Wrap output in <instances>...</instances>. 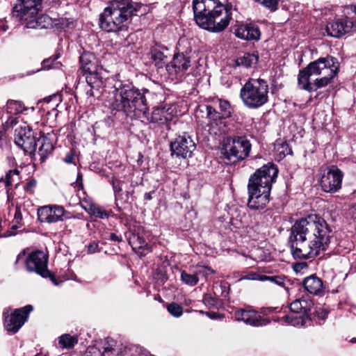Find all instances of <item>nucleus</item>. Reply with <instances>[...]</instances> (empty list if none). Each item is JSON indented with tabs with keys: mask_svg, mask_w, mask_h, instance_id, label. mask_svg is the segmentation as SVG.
<instances>
[{
	"mask_svg": "<svg viewBox=\"0 0 356 356\" xmlns=\"http://www.w3.org/2000/svg\"><path fill=\"white\" fill-rule=\"evenodd\" d=\"M205 314L211 319H218L222 318V316H221L220 314L215 312H205Z\"/></svg>",
	"mask_w": 356,
	"mask_h": 356,
	"instance_id": "nucleus-49",
	"label": "nucleus"
},
{
	"mask_svg": "<svg viewBox=\"0 0 356 356\" xmlns=\"http://www.w3.org/2000/svg\"><path fill=\"white\" fill-rule=\"evenodd\" d=\"M25 107L22 102L15 100H9L7 102V111L11 114H18L22 113Z\"/></svg>",
	"mask_w": 356,
	"mask_h": 356,
	"instance_id": "nucleus-33",
	"label": "nucleus"
},
{
	"mask_svg": "<svg viewBox=\"0 0 356 356\" xmlns=\"http://www.w3.org/2000/svg\"><path fill=\"white\" fill-rule=\"evenodd\" d=\"M191 66L190 58L184 54L174 55L172 60L166 65V70L170 75L181 77Z\"/></svg>",
	"mask_w": 356,
	"mask_h": 356,
	"instance_id": "nucleus-17",
	"label": "nucleus"
},
{
	"mask_svg": "<svg viewBox=\"0 0 356 356\" xmlns=\"http://www.w3.org/2000/svg\"><path fill=\"white\" fill-rule=\"evenodd\" d=\"M33 310L31 305L17 309L6 319L5 327L8 332L16 333L26 321L29 314Z\"/></svg>",
	"mask_w": 356,
	"mask_h": 356,
	"instance_id": "nucleus-14",
	"label": "nucleus"
},
{
	"mask_svg": "<svg viewBox=\"0 0 356 356\" xmlns=\"http://www.w3.org/2000/svg\"><path fill=\"white\" fill-rule=\"evenodd\" d=\"M148 111L149 108L147 106L145 114L138 117V118L147 122L156 123L159 126L165 125L168 127V123L171 121L172 116L168 112V110L165 109V108H156L153 110L151 114L149 113Z\"/></svg>",
	"mask_w": 356,
	"mask_h": 356,
	"instance_id": "nucleus-18",
	"label": "nucleus"
},
{
	"mask_svg": "<svg viewBox=\"0 0 356 356\" xmlns=\"http://www.w3.org/2000/svg\"><path fill=\"white\" fill-rule=\"evenodd\" d=\"M197 24L210 32L218 33L228 26L232 14L219 0H193Z\"/></svg>",
	"mask_w": 356,
	"mask_h": 356,
	"instance_id": "nucleus-2",
	"label": "nucleus"
},
{
	"mask_svg": "<svg viewBox=\"0 0 356 356\" xmlns=\"http://www.w3.org/2000/svg\"><path fill=\"white\" fill-rule=\"evenodd\" d=\"M278 174L277 166L268 163L250 176L248 184V206L252 210L264 209L270 201L272 184Z\"/></svg>",
	"mask_w": 356,
	"mask_h": 356,
	"instance_id": "nucleus-3",
	"label": "nucleus"
},
{
	"mask_svg": "<svg viewBox=\"0 0 356 356\" xmlns=\"http://www.w3.org/2000/svg\"><path fill=\"white\" fill-rule=\"evenodd\" d=\"M58 57L59 56L58 55H54L49 58L44 59L42 63V69L49 70L51 67H58L60 63L56 62V60Z\"/></svg>",
	"mask_w": 356,
	"mask_h": 356,
	"instance_id": "nucleus-37",
	"label": "nucleus"
},
{
	"mask_svg": "<svg viewBox=\"0 0 356 356\" xmlns=\"http://www.w3.org/2000/svg\"><path fill=\"white\" fill-rule=\"evenodd\" d=\"M352 30H355L354 24L348 17L335 19L328 22L325 26L327 35L334 38H340Z\"/></svg>",
	"mask_w": 356,
	"mask_h": 356,
	"instance_id": "nucleus-15",
	"label": "nucleus"
},
{
	"mask_svg": "<svg viewBox=\"0 0 356 356\" xmlns=\"http://www.w3.org/2000/svg\"><path fill=\"white\" fill-rule=\"evenodd\" d=\"M258 60L259 56L257 54H245L236 59V63L238 66L250 67L256 65Z\"/></svg>",
	"mask_w": 356,
	"mask_h": 356,
	"instance_id": "nucleus-27",
	"label": "nucleus"
},
{
	"mask_svg": "<svg viewBox=\"0 0 356 356\" xmlns=\"http://www.w3.org/2000/svg\"><path fill=\"white\" fill-rule=\"evenodd\" d=\"M47 277H49L51 281L55 284V285H58V282L56 281V279L54 275H51V273L49 272V275L47 276Z\"/></svg>",
	"mask_w": 356,
	"mask_h": 356,
	"instance_id": "nucleus-56",
	"label": "nucleus"
},
{
	"mask_svg": "<svg viewBox=\"0 0 356 356\" xmlns=\"http://www.w3.org/2000/svg\"><path fill=\"white\" fill-rule=\"evenodd\" d=\"M302 284L305 290L312 294L318 295L323 290V281L315 275L305 277Z\"/></svg>",
	"mask_w": 356,
	"mask_h": 356,
	"instance_id": "nucleus-24",
	"label": "nucleus"
},
{
	"mask_svg": "<svg viewBox=\"0 0 356 356\" xmlns=\"http://www.w3.org/2000/svg\"><path fill=\"white\" fill-rule=\"evenodd\" d=\"M235 35L245 40H258L260 38L259 28L252 24H241L235 29Z\"/></svg>",
	"mask_w": 356,
	"mask_h": 356,
	"instance_id": "nucleus-21",
	"label": "nucleus"
},
{
	"mask_svg": "<svg viewBox=\"0 0 356 356\" xmlns=\"http://www.w3.org/2000/svg\"><path fill=\"white\" fill-rule=\"evenodd\" d=\"M312 305L313 303L311 300L299 298L291 303L290 309L293 313L307 316L312 309Z\"/></svg>",
	"mask_w": 356,
	"mask_h": 356,
	"instance_id": "nucleus-25",
	"label": "nucleus"
},
{
	"mask_svg": "<svg viewBox=\"0 0 356 356\" xmlns=\"http://www.w3.org/2000/svg\"><path fill=\"white\" fill-rule=\"evenodd\" d=\"M12 223V228L14 229H17L22 226V213L19 207H17L15 209L14 219Z\"/></svg>",
	"mask_w": 356,
	"mask_h": 356,
	"instance_id": "nucleus-39",
	"label": "nucleus"
},
{
	"mask_svg": "<svg viewBox=\"0 0 356 356\" xmlns=\"http://www.w3.org/2000/svg\"><path fill=\"white\" fill-rule=\"evenodd\" d=\"M282 319H284V321L287 323L288 324H290V325H295L296 324V318H293V316H288V315H286L284 316Z\"/></svg>",
	"mask_w": 356,
	"mask_h": 356,
	"instance_id": "nucleus-48",
	"label": "nucleus"
},
{
	"mask_svg": "<svg viewBox=\"0 0 356 356\" xmlns=\"http://www.w3.org/2000/svg\"><path fill=\"white\" fill-rule=\"evenodd\" d=\"M168 312L174 317H180L183 314V308L176 302H172L167 307Z\"/></svg>",
	"mask_w": 356,
	"mask_h": 356,
	"instance_id": "nucleus-38",
	"label": "nucleus"
},
{
	"mask_svg": "<svg viewBox=\"0 0 356 356\" xmlns=\"http://www.w3.org/2000/svg\"><path fill=\"white\" fill-rule=\"evenodd\" d=\"M26 268L29 272H35L43 277L49 275L47 269V257L42 251L31 252L26 259Z\"/></svg>",
	"mask_w": 356,
	"mask_h": 356,
	"instance_id": "nucleus-12",
	"label": "nucleus"
},
{
	"mask_svg": "<svg viewBox=\"0 0 356 356\" xmlns=\"http://www.w3.org/2000/svg\"><path fill=\"white\" fill-rule=\"evenodd\" d=\"M277 309V307H270L264 309L263 313L264 314H268V313L273 312Z\"/></svg>",
	"mask_w": 356,
	"mask_h": 356,
	"instance_id": "nucleus-52",
	"label": "nucleus"
},
{
	"mask_svg": "<svg viewBox=\"0 0 356 356\" xmlns=\"http://www.w3.org/2000/svg\"><path fill=\"white\" fill-rule=\"evenodd\" d=\"M354 213V215H355V218H356V207L355 208V211H354V213Z\"/></svg>",
	"mask_w": 356,
	"mask_h": 356,
	"instance_id": "nucleus-59",
	"label": "nucleus"
},
{
	"mask_svg": "<svg viewBox=\"0 0 356 356\" xmlns=\"http://www.w3.org/2000/svg\"><path fill=\"white\" fill-rule=\"evenodd\" d=\"M180 278L184 284L190 286H195L199 282V278L195 272L194 273L191 274L185 270H183L181 272Z\"/></svg>",
	"mask_w": 356,
	"mask_h": 356,
	"instance_id": "nucleus-32",
	"label": "nucleus"
},
{
	"mask_svg": "<svg viewBox=\"0 0 356 356\" xmlns=\"http://www.w3.org/2000/svg\"><path fill=\"white\" fill-rule=\"evenodd\" d=\"M197 277H207L211 274H214L215 271L208 266H202L198 270L195 271Z\"/></svg>",
	"mask_w": 356,
	"mask_h": 356,
	"instance_id": "nucleus-41",
	"label": "nucleus"
},
{
	"mask_svg": "<svg viewBox=\"0 0 356 356\" xmlns=\"http://www.w3.org/2000/svg\"><path fill=\"white\" fill-rule=\"evenodd\" d=\"M87 248H88V252L90 253V254H93V253H95V252L99 251V245L95 241H93V242L90 243L88 245Z\"/></svg>",
	"mask_w": 356,
	"mask_h": 356,
	"instance_id": "nucleus-45",
	"label": "nucleus"
},
{
	"mask_svg": "<svg viewBox=\"0 0 356 356\" xmlns=\"http://www.w3.org/2000/svg\"><path fill=\"white\" fill-rule=\"evenodd\" d=\"M114 341L111 339H107L105 344H104V352H103V354L104 355H108L109 353H113V351H114V348H113V343H114Z\"/></svg>",
	"mask_w": 356,
	"mask_h": 356,
	"instance_id": "nucleus-43",
	"label": "nucleus"
},
{
	"mask_svg": "<svg viewBox=\"0 0 356 356\" xmlns=\"http://www.w3.org/2000/svg\"><path fill=\"white\" fill-rule=\"evenodd\" d=\"M170 149L172 154L186 159L192 156L196 149V144L190 136L184 134L170 143Z\"/></svg>",
	"mask_w": 356,
	"mask_h": 356,
	"instance_id": "nucleus-11",
	"label": "nucleus"
},
{
	"mask_svg": "<svg viewBox=\"0 0 356 356\" xmlns=\"http://www.w3.org/2000/svg\"><path fill=\"white\" fill-rule=\"evenodd\" d=\"M38 143L40 144L39 147V155L40 156V159L44 161L47 156L51 153L54 149V145L50 138L47 136H42L40 137Z\"/></svg>",
	"mask_w": 356,
	"mask_h": 356,
	"instance_id": "nucleus-26",
	"label": "nucleus"
},
{
	"mask_svg": "<svg viewBox=\"0 0 356 356\" xmlns=\"http://www.w3.org/2000/svg\"><path fill=\"white\" fill-rule=\"evenodd\" d=\"M42 0H18L13 8V16L19 18L25 27L37 29L42 26L38 14L41 7Z\"/></svg>",
	"mask_w": 356,
	"mask_h": 356,
	"instance_id": "nucleus-8",
	"label": "nucleus"
},
{
	"mask_svg": "<svg viewBox=\"0 0 356 356\" xmlns=\"http://www.w3.org/2000/svg\"><path fill=\"white\" fill-rule=\"evenodd\" d=\"M203 302L205 305L211 307H215L218 305V300L209 294H205L204 296Z\"/></svg>",
	"mask_w": 356,
	"mask_h": 356,
	"instance_id": "nucleus-42",
	"label": "nucleus"
},
{
	"mask_svg": "<svg viewBox=\"0 0 356 356\" xmlns=\"http://www.w3.org/2000/svg\"><path fill=\"white\" fill-rule=\"evenodd\" d=\"M262 275L256 273H250L243 277L244 280H259L261 281Z\"/></svg>",
	"mask_w": 356,
	"mask_h": 356,
	"instance_id": "nucleus-44",
	"label": "nucleus"
},
{
	"mask_svg": "<svg viewBox=\"0 0 356 356\" xmlns=\"http://www.w3.org/2000/svg\"><path fill=\"white\" fill-rule=\"evenodd\" d=\"M65 211L62 206L47 205L38 209V220L41 222L53 223L62 221Z\"/></svg>",
	"mask_w": 356,
	"mask_h": 356,
	"instance_id": "nucleus-16",
	"label": "nucleus"
},
{
	"mask_svg": "<svg viewBox=\"0 0 356 356\" xmlns=\"http://www.w3.org/2000/svg\"><path fill=\"white\" fill-rule=\"evenodd\" d=\"M73 160H74V155L71 152L68 153L64 159V161L66 163H73Z\"/></svg>",
	"mask_w": 356,
	"mask_h": 356,
	"instance_id": "nucleus-50",
	"label": "nucleus"
},
{
	"mask_svg": "<svg viewBox=\"0 0 356 356\" xmlns=\"http://www.w3.org/2000/svg\"><path fill=\"white\" fill-rule=\"evenodd\" d=\"M171 54L169 49L163 46H155L151 51V58L158 67H163L168 64Z\"/></svg>",
	"mask_w": 356,
	"mask_h": 356,
	"instance_id": "nucleus-23",
	"label": "nucleus"
},
{
	"mask_svg": "<svg viewBox=\"0 0 356 356\" xmlns=\"http://www.w3.org/2000/svg\"><path fill=\"white\" fill-rule=\"evenodd\" d=\"M216 106L219 108V113L223 119L228 118L231 116L232 113V108L229 102L227 100L218 99L215 102Z\"/></svg>",
	"mask_w": 356,
	"mask_h": 356,
	"instance_id": "nucleus-29",
	"label": "nucleus"
},
{
	"mask_svg": "<svg viewBox=\"0 0 356 356\" xmlns=\"http://www.w3.org/2000/svg\"><path fill=\"white\" fill-rule=\"evenodd\" d=\"M129 243L135 252L144 254L147 249V243L145 239L143 229L140 227L130 228L128 236Z\"/></svg>",
	"mask_w": 356,
	"mask_h": 356,
	"instance_id": "nucleus-19",
	"label": "nucleus"
},
{
	"mask_svg": "<svg viewBox=\"0 0 356 356\" xmlns=\"http://www.w3.org/2000/svg\"><path fill=\"white\" fill-rule=\"evenodd\" d=\"M268 85L262 79H250L241 88L240 97L244 105L251 109L259 108L268 100Z\"/></svg>",
	"mask_w": 356,
	"mask_h": 356,
	"instance_id": "nucleus-7",
	"label": "nucleus"
},
{
	"mask_svg": "<svg viewBox=\"0 0 356 356\" xmlns=\"http://www.w3.org/2000/svg\"><path fill=\"white\" fill-rule=\"evenodd\" d=\"M110 239L111 241H118V242H120L122 241V238L120 236H118L117 234H115V233H111L110 234Z\"/></svg>",
	"mask_w": 356,
	"mask_h": 356,
	"instance_id": "nucleus-51",
	"label": "nucleus"
},
{
	"mask_svg": "<svg viewBox=\"0 0 356 356\" xmlns=\"http://www.w3.org/2000/svg\"><path fill=\"white\" fill-rule=\"evenodd\" d=\"M15 141L16 145L25 152L32 153L36 149V141L31 128L24 124L15 129Z\"/></svg>",
	"mask_w": 356,
	"mask_h": 356,
	"instance_id": "nucleus-13",
	"label": "nucleus"
},
{
	"mask_svg": "<svg viewBox=\"0 0 356 356\" xmlns=\"http://www.w3.org/2000/svg\"><path fill=\"white\" fill-rule=\"evenodd\" d=\"M343 178V173L339 168L336 165L330 166L321 177V187L326 193H336L341 188Z\"/></svg>",
	"mask_w": 356,
	"mask_h": 356,
	"instance_id": "nucleus-10",
	"label": "nucleus"
},
{
	"mask_svg": "<svg viewBox=\"0 0 356 356\" xmlns=\"http://www.w3.org/2000/svg\"><path fill=\"white\" fill-rule=\"evenodd\" d=\"M251 147L250 140L245 137H229L225 141L222 152L225 159L235 163L247 158L250 154Z\"/></svg>",
	"mask_w": 356,
	"mask_h": 356,
	"instance_id": "nucleus-9",
	"label": "nucleus"
},
{
	"mask_svg": "<svg viewBox=\"0 0 356 356\" xmlns=\"http://www.w3.org/2000/svg\"><path fill=\"white\" fill-rule=\"evenodd\" d=\"M36 185V181L34 179H32L29 181L28 183L26 184V185L24 186V189L26 192L33 193V188H34Z\"/></svg>",
	"mask_w": 356,
	"mask_h": 356,
	"instance_id": "nucleus-47",
	"label": "nucleus"
},
{
	"mask_svg": "<svg viewBox=\"0 0 356 356\" xmlns=\"http://www.w3.org/2000/svg\"><path fill=\"white\" fill-rule=\"evenodd\" d=\"M24 257H25V251H22L17 255L15 263L17 264L22 259H24Z\"/></svg>",
	"mask_w": 356,
	"mask_h": 356,
	"instance_id": "nucleus-53",
	"label": "nucleus"
},
{
	"mask_svg": "<svg viewBox=\"0 0 356 356\" xmlns=\"http://www.w3.org/2000/svg\"><path fill=\"white\" fill-rule=\"evenodd\" d=\"M111 183H112L113 188V190H114L115 193H120V192H121V191H122V187H121L122 182H121V181L113 178L112 180H111Z\"/></svg>",
	"mask_w": 356,
	"mask_h": 356,
	"instance_id": "nucleus-46",
	"label": "nucleus"
},
{
	"mask_svg": "<svg viewBox=\"0 0 356 356\" xmlns=\"http://www.w3.org/2000/svg\"><path fill=\"white\" fill-rule=\"evenodd\" d=\"M332 229L320 216L310 215L301 218L291 228L289 243L295 259L313 260L327 250Z\"/></svg>",
	"mask_w": 356,
	"mask_h": 356,
	"instance_id": "nucleus-1",
	"label": "nucleus"
},
{
	"mask_svg": "<svg viewBox=\"0 0 356 356\" xmlns=\"http://www.w3.org/2000/svg\"><path fill=\"white\" fill-rule=\"evenodd\" d=\"M221 296L224 298H227L228 296V291H227L225 289L222 291Z\"/></svg>",
	"mask_w": 356,
	"mask_h": 356,
	"instance_id": "nucleus-57",
	"label": "nucleus"
},
{
	"mask_svg": "<svg viewBox=\"0 0 356 356\" xmlns=\"http://www.w3.org/2000/svg\"><path fill=\"white\" fill-rule=\"evenodd\" d=\"M111 106L127 117L138 118L145 114L147 100L144 94L132 83H119L115 85Z\"/></svg>",
	"mask_w": 356,
	"mask_h": 356,
	"instance_id": "nucleus-4",
	"label": "nucleus"
},
{
	"mask_svg": "<svg viewBox=\"0 0 356 356\" xmlns=\"http://www.w3.org/2000/svg\"><path fill=\"white\" fill-rule=\"evenodd\" d=\"M334 77L335 76H331L330 75V73H328V75H323L321 78H316L314 80L313 83L310 81V86L312 88V90L307 91H316L319 88L325 87L326 86L331 83V81Z\"/></svg>",
	"mask_w": 356,
	"mask_h": 356,
	"instance_id": "nucleus-28",
	"label": "nucleus"
},
{
	"mask_svg": "<svg viewBox=\"0 0 356 356\" xmlns=\"http://www.w3.org/2000/svg\"><path fill=\"white\" fill-rule=\"evenodd\" d=\"M47 277H49L51 281L55 284V285H58V282L56 281V279L54 275H51V273L49 272V275L47 276Z\"/></svg>",
	"mask_w": 356,
	"mask_h": 356,
	"instance_id": "nucleus-55",
	"label": "nucleus"
},
{
	"mask_svg": "<svg viewBox=\"0 0 356 356\" xmlns=\"http://www.w3.org/2000/svg\"><path fill=\"white\" fill-rule=\"evenodd\" d=\"M91 58H93V56L88 54H83L80 56V63L82 65L84 72L87 71V67H91V65H96L95 63H92Z\"/></svg>",
	"mask_w": 356,
	"mask_h": 356,
	"instance_id": "nucleus-40",
	"label": "nucleus"
},
{
	"mask_svg": "<svg viewBox=\"0 0 356 356\" xmlns=\"http://www.w3.org/2000/svg\"><path fill=\"white\" fill-rule=\"evenodd\" d=\"M87 71L85 72V78L88 86L92 89H99L104 86V79L101 75L99 69L96 65H91V67H87Z\"/></svg>",
	"mask_w": 356,
	"mask_h": 356,
	"instance_id": "nucleus-22",
	"label": "nucleus"
},
{
	"mask_svg": "<svg viewBox=\"0 0 356 356\" xmlns=\"http://www.w3.org/2000/svg\"><path fill=\"white\" fill-rule=\"evenodd\" d=\"M285 277L283 275H262L261 282L270 281L278 286H284Z\"/></svg>",
	"mask_w": 356,
	"mask_h": 356,
	"instance_id": "nucleus-36",
	"label": "nucleus"
},
{
	"mask_svg": "<svg viewBox=\"0 0 356 356\" xmlns=\"http://www.w3.org/2000/svg\"><path fill=\"white\" fill-rule=\"evenodd\" d=\"M206 111L207 118L211 121L216 122L223 119L217 108L213 106H206Z\"/></svg>",
	"mask_w": 356,
	"mask_h": 356,
	"instance_id": "nucleus-35",
	"label": "nucleus"
},
{
	"mask_svg": "<svg viewBox=\"0 0 356 356\" xmlns=\"http://www.w3.org/2000/svg\"><path fill=\"white\" fill-rule=\"evenodd\" d=\"M82 174L81 172H79L77 175V179H76V184H79V185L82 187Z\"/></svg>",
	"mask_w": 356,
	"mask_h": 356,
	"instance_id": "nucleus-54",
	"label": "nucleus"
},
{
	"mask_svg": "<svg viewBox=\"0 0 356 356\" xmlns=\"http://www.w3.org/2000/svg\"><path fill=\"white\" fill-rule=\"evenodd\" d=\"M145 198L148 199V200H150L151 199V196L149 195V194L146 193L145 194Z\"/></svg>",
	"mask_w": 356,
	"mask_h": 356,
	"instance_id": "nucleus-58",
	"label": "nucleus"
},
{
	"mask_svg": "<svg viewBox=\"0 0 356 356\" xmlns=\"http://www.w3.org/2000/svg\"><path fill=\"white\" fill-rule=\"evenodd\" d=\"M135 11L126 0L112 1L99 16V26L107 32H127Z\"/></svg>",
	"mask_w": 356,
	"mask_h": 356,
	"instance_id": "nucleus-5",
	"label": "nucleus"
},
{
	"mask_svg": "<svg viewBox=\"0 0 356 356\" xmlns=\"http://www.w3.org/2000/svg\"><path fill=\"white\" fill-rule=\"evenodd\" d=\"M234 318L237 321H243L247 325L252 326H260L265 324V320L254 310H237L234 313Z\"/></svg>",
	"mask_w": 356,
	"mask_h": 356,
	"instance_id": "nucleus-20",
	"label": "nucleus"
},
{
	"mask_svg": "<svg viewBox=\"0 0 356 356\" xmlns=\"http://www.w3.org/2000/svg\"><path fill=\"white\" fill-rule=\"evenodd\" d=\"M19 181V171L17 169L9 170L5 178H1L0 181H3L5 184V186L6 187H8L10 186H13V184H15L16 186L18 184Z\"/></svg>",
	"mask_w": 356,
	"mask_h": 356,
	"instance_id": "nucleus-30",
	"label": "nucleus"
},
{
	"mask_svg": "<svg viewBox=\"0 0 356 356\" xmlns=\"http://www.w3.org/2000/svg\"><path fill=\"white\" fill-rule=\"evenodd\" d=\"M355 13H356V5H355Z\"/></svg>",
	"mask_w": 356,
	"mask_h": 356,
	"instance_id": "nucleus-61",
	"label": "nucleus"
},
{
	"mask_svg": "<svg viewBox=\"0 0 356 356\" xmlns=\"http://www.w3.org/2000/svg\"><path fill=\"white\" fill-rule=\"evenodd\" d=\"M339 68L337 58L332 56L320 58L310 63L306 67L300 70L298 75V85L300 89L310 90V80L312 76L330 75L336 76Z\"/></svg>",
	"mask_w": 356,
	"mask_h": 356,
	"instance_id": "nucleus-6",
	"label": "nucleus"
},
{
	"mask_svg": "<svg viewBox=\"0 0 356 356\" xmlns=\"http://www.w3.org/2000/svg\"><path fill=\"white\" fill-rule=\"evenodd\" d=\"M351 341H352V342H356V339H351Z\"/></svg>",
	"mask_w": 356,
	"mask_h": 356,
	"instance_id": "nucleus-60",
	"label": "nucleus"
},
{
	"mask_svg": "<svg viewBox=\"0 0 356 356\" xmlns=\"http://www.w3.org/2000/svg\"><path fill=\"white\" fill-rule=\"evenodd\" d=\"M88 213L100 219L108 218L109 217V214L107 211L97 204L90 205Z\"/></svg>",
	"mask_w": 356,
	"mask_h": 356,
	"instance_id": "nucleus-34",
	"label": "nucleus"
},
{
	"mask_svg": "<svg viewBox=\"0 0 356 356\" xmlns=\"http://www.w3.org/2000/svg\"><path fill=\"white\" fill-rule=\"evenodd\" d=\"M77 343V339L69 334L61 335L58 338V344L62 348H72Z\"/></svg>",
	"mask_w": 356,
	"mask_h": 356,
	"instance_id": "nucleus-31",
	"label": "nucleus"
}]
</instances>
